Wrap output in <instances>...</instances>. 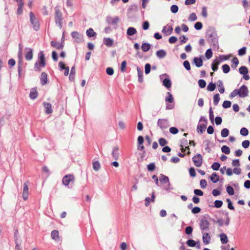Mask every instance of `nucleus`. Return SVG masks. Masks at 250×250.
Here are the masks:
<instances>
[{"label": "nucleus", "instance_id": "64", "mask_svg": "<svg viewBox=\"0 0 250 250\" xmlns=\"http://www.w3.org/2000/svg\"><path fill=\"white\" fill-rule=\"evenodd\" d=\"M178 7L177 5L173 4L170 7V10L172 13L175 14L178 11Z\"/></svg>", "mask_w": 250, "mask_h": 250}, {"label": "nucleus", "instance_id": "59", "mask_svg": "<svg viewBox=\"0 0 250 250\" xmlns=\"http://www.w3.org/2000/svg\"><path fill=\"white\" fill-rule=\"evenodd\" d=\"M183 65L186 70L189 71L191 69L190 65L188 61H185L183 62Z\"/></svg>", "mask_w": 250, "mask_h": 250}, {"label": "nucleus", "instance_id": "11", "mask_svg": "<svg viewBox=\"0 0 250 250\" xmlns=\"http://www.w3.org/2000/svg\"><path fill=\"white\" fill-rule=\"evenodd\" d=\"M71 35L76 43H79L83 41V36L79 32L73 31L71 33Z\"/></svg>", "mask_w": 250, "mask_h": 250}, {"label": "nucleus", "instance_id": "2", "mask_svg": "<svg viewBox=\"0 0 250 250\" xmlns=\"http://www.w3.org/2000/svg\"><path fill=\"white\" fill-rule=\"evenodd\" d=\"M38 62H35L34 69L35 71H41L40 67H44L46 65L45 57L43 51H40L38 54Z\"/></svg>", "mask_w": 250, "mask_h": 250}, {"label": "nucleus", "instance_id": "44", "mask_svg": "<svg viewBox=\"0 0 250 250\" xmlns=\"http://www.w3.org/2000/svg\"><path fill=\"white\" fill-rule=\"evenodd\" d=\"M167 94L168 95V96L166 97L165 99L166 102H167L170 103H173L174 101V99L172 94L169 92H167Z\"/></svg>", "mask_w": 250, "mask_h": 250}, {"label": "nucleus", "instance_id": "1", "mask_svg": "<svg viewBox=\"0 0 250 250\" xmlns=\"http://www.w3.org/2000/svg\"><path fill=\"white\" fill-rule=\"evenodd\" d=\"M206 37L208 42L210 44L213 49L218 48V39L216 31L213 28H208L206 33Z\"/></svg>", "mask_w": 250, "mask_h": 250}, {"label": "nucleus", "instance_id": "51", "mask_svg": "<svg viewBox=\"0 0 250 250\" xmlns=\"http://www.w3.org/2000/svg\"><path fill=\"white\" fill-rule=\"evenodd\" d=\"M159 143L162 146H165L167 143L168 142L164 138H161L159 139Z\"/></svg>", "mask_w": 250, "mask_h": 250}, {"label": "nucleus", "instance_id": "43", "mask_svg": "<svg viewBox=\"0 0 250 250\" xmlns=\"http://www.w3.org/2000/svg\"><path fill=\"white\" fill-rule=\"evenodd\" d=\"M23 5L24 3H21L18 5V7L17 11L18 15H20L22 13Z\"/></svg>", "mask_w": 250, "mask_h": 250}, {"label": "nucleus", "instance_id": "55", "mask_svg": "<svg viewBox=\"0 0 250 250\" xmlns=\"http://www.w3.org/2000/svg\"><path fill=\"white\" fill-rule=\"evenodd\" d=\"M226 201L228 203V208L231 210H234V207L232 205V203L230 199H227Z\"/></svg>", "mask_w": 250, "mask_h": 250}, {"label": "nucleus", "instance_id": "13", "mask_svg": "<svg viewBox=\"0 0 250 250\" xmlns=\"http://www.w3.org/2000/svg\"><path fill=\"white\" fill-rule=\"evenodd\" d=\"M119 18L118 17H115L114 18H112L111 17H107L106 18V22L109 24L111 25H117L118 22L119 21Z\"/></svg>", "mask_w": 250, "mask_h": 250}, {"label": "nucleus", "instance_id": "60", "mask_svg": "<svg viewBox=\"0 0 250 250\" xmlns=\"http://www.w3.org/2000/svg\"><path fill=\"white\" fill-rule=\"evenodd\" d=\"M246 49H247V48L245 46L243 47L242 48H240L238 50V55L239 56L244 55L246 53Z\"/></svg>", "mask_w": 250, "mask_h": 250}, {"label": "nucleus", "instance_id": "29", "mask_svg": "<svg viewBox=\"0 0 250 250\" xmlns=\"http://www.w3.org/2000/svg\"><path fill=\"white\" fill-rule=\"evenodd\" d=\"M137 70L138 73V81L141 83L143 81V73L140 68L138 66L137 67Z\"/></svg>", "mask_w": 250, "mask_h": 250}, {"label": "nucleus", "instance_id": "52", "mask_svg": "<svg viewBox=\"0 0 250 250\" xmlns=\"http://www.w3.org/2000/svg\"><path fill=\"white\" fill-rule=\"evenodd\" d=\"M227 192L230 195H232L234 193V191L233 188L230 186H229L226 188Z\"/></svg>", "mask_w": 250, "mask_h": 250}, {"label": "nucleus", "instance_id": "30", "mask_svg": "<svg viewBox=\"0 0 250 250\" xmlns=\"http://www.w3.org/2000/svg\"><path fill=\"white\" fill-rule=\"evenodd\" d=\"M220 240L223 244H226L228 242V239L227 235L224 233L220 234Z\"/></svg>", "mask_w": 250, "mask_h": 250}, {"label": "nucleus", "instance_id": "56", "mask_svg": "<svg viewBox=\"0 0 250 250\" xmlns=\"http://www.w3.org/2000/svg\"><path fill=\"white\" fill-rule=\"evenodd\" d=\"M230 56H231V55H220L219 56V59L220 61L221 62H222V61H223L228 60V59H229V57H230Z\"/></svg>", "mask_w": 250, "mask_h": 250}, {"label": "nucleus", "instance_id": "32", "mask_svg": "<svg viewBox=\"0 0 250 250\" xmlns=\"http://www.w3.org/2000/svg\"><path fill=\"white\" fill-rule=\"evenodd\" d=\"M210 180L213 183H216L219 181V177L216 173L213 172L210 176Z\"/></svg>", "mask_w": 250, "mask_h": 250}, {"label": "nucleus", "instance_id": "19", "mask_svg": "<svg viewBox=\"0 0 250 250\" xmlns=\"http://www.w3.org/2000/svg\"><path fill=\"white\" fill-rule=\"evenodd\" d=\"M38 96V93L37 91V89L36 88H33L31 89L30 93H29V97L30 99L32 100H34L37 98Z\"/></svg>", "mask_w": 250, "mask_h": 250}, {"label": "nucleus", "instance_id": "39", "mask_svg": "<svg viewBox=\"0 0 250 250\" xmlns=\"http://www.w3.org/2000/svg\"><path fill=\"white\" fill-rule=\"evenodd\" d=\"M216 88V84L215 83H213L212 82H210L208 85L207 90L209 91H213L215 90Z\"/></svg>", "mask_w": 250, "mask_h": 250}, {"label": "nucleus", "instance_id": "26", "mask_svg": "<svg viewBox=\"0 0 250 250\" xmlns=\"http://www.w3.org/2000/svg\"><path fill=\"white\" fill-rule=\"evenodd\" d=\"M210 240V237L208 233L205 232L203 234V243L207 245L209 244Z\"/></svg>", "mask_w": 250, "mask_h": 250}, {"label": "nucleus", "instance_id": "6", "mask_svg": "<svg viewBox=\"0 0 250 250\" xmlns=\"http://www.w3.org/2000/svg\"><path fill=\"white\" fill-rule=\"evenodd\" d=\"M238 96L240 98H245L248 96L249 90L245 85H242L239 89H237Z\"/></svg>", "mask_w": 250, "mask_h": 250}, {"label": "nucleus", "instance_id": "17", "mask_svg": "<svg viewBox=\"0 0 250 250\" xmlns=\"http://www.w3.org/2000/svg\"><path fill=\"white\" fill-rule=\"evenodd\" d=\"M27 52L25 56V59L27 61H30L33 58V50L31 48H26Z\"/></svg>", "mask_w": 250, "mask_h": 250}, {"label": "nucleus", "instance_id": "25", "mask_svg": "<svg viewBox=\"0 0 250 250\" xmlns=\"http://www.w3.org/2000/svg\"><path fill=\"white\" fill-rule=\"evenodd\" d=\"M163 84L168 90H170L171 86V82L169 78H165L163 81Z\"/></svg>", "mask_w": 250, "mask_h": 250}, {"label": "nucleus", "instance_id": "62", "mask_svg": "<svg viewBox=\"0 0 250 250\" xmlns=\"http://www.w3.org/2000/svg\"><path fill=\"white\" fill-rule=\"evenodd\" d=\"M214 204L215 208H220L223 205V202L221 200H216Z\"/></svg>", "mask_w": 250, "mask_h": 250}, {"label": "nucleus", "instance_id": "28", "mask_svg": "<svg viewBox=\"0 0 250 250\" xmlns=\"http://www.w3.org/2000/svg\"><path fill=\"white\" fill-rule=\"evenodd\" d=\"M136 33H137V30L134 27H128V29H127L126 34L128 36H133Z\"/></svg>", "mask_w": 250, "mask_h": 250}, {"label": "nucleus", "instance_id": "42", "mask_svg": "<svg viewBox=\"0 0 250 250\" xmlns=\"http://www.w3.org/2000/svg\"><path fill=\"white\" fill-rule=\"evenodd\" d=\"M233 64L231 65V67L235 69L239 63V61L237 57H235L231 60Z\"/></svg>", "mask_w": 250, "mask_h": 250}, {"label": "nucleus", "instance_id": "24", "mask_svg": "<svg viewBox=\"0 0 250 250\" xmlns=\"http://www.w3.org/2000/svg\"><path fill=\"white\" fill-rule=\"evenodd\" d=\"M156 56L159 59H163L167 55L166 51L164 49H160L156 52Z\"/></svg>", "mask_w": 250, "mask_h": 250}, {"label": "nucleus", "instance_id": "18", "mask_svg": "<svg viewBox=\"0 0 250 250\" xmlns=\"http://www.w3.org/2000/svg\"><path fill=\"white\" fill-rule=\"evenodd\" d=\"M51 238L57 242L60 241V237L59 235V231L57 230H53L51 233Z\"/></svg>", "mask_w": 250, "mask_h": 250}, {"label": "nucleus", "instance_id": "10", "mask_svg": "<svg viewBox=\"0 0 250 250\" xmlns=\"http://www.w3.org/2000/svg\"><path fill=\"white\" fill-rule=\"evenodd\" d=\"M192 161L196 167H200L203 163V157L200 154H198L192 157Z\"/></svg>", "mask_w": 250, "mask_h": 250}, {"label": "nucleus", "instance_id": "4", "mask_svg": "<svg viewBox=\"0 0 250 250\" xmlns=\"http://www.w3.org/2000/svg\"><path fill=\"white\" fill-rule=\"evenodd\" d=\"M30 21L33 26V29L37 31L40 29V24L38 20L35 17L34 13L32 12H30Z\"/></svg>", "mask_w": 250, "mask_h": 250}, {"label": "nucleus", "instance_id": "57", "mask_svg": "<svg viewBox=\"0 0 250 250\" xmlns=\"http://www.w3.org/2000/svg\"><path fill=\"white\" fill-rule=\"evenodd\" d=\"M193 231V228L191 226L187 227L185 229V233L187 235L191 234Z\"/></svg>", "mask_w": 250, "mask_h": 250}, {"label": "nucleus", "instance_id": "47", "mask_svg": "<svg viewBox=\"0 0 250 250\" xmlns=\"http://www.w3.org/2000/svg\"><path fill=\"white\" fill-rule=\"evenodd\" d=\"M220 167V164L218 162H214L211 166V167L213 170H218Z\"/></svg>", "mask_w": 250, "mask_h": 250}, {"label": "nucleus", "instance_id": "16", "mask_svg": "<svg viewBox=\"0 0 250 250\" xmlns=\"http://www.w3.org/2000/svg\"><path fill=\"white\" fill-rule=\"evenodd\" d=\"M43 105L45 108V112L46 114L52 113L53 111L52 109V105L50 103L47 102H43Z\"/></svg>", "mask_w": 250, "mask_h": 250}, {"label": "nucleus", "instance_id": "22", "mask_svg": "<svg viewBox=\"0 0 250 250\" xmlns=\"http://www.w3.org/2000/svg\"><path fill=\"white\" fill-rule=\"evenodd\" d=\"M193 63L196 67H200L203 65V60L201 58L195 57L193 59Z\"/></svg>", "mask_w": 250, "mask_h": 250}, {"label": "nucleus", "instance_id": "35", "mask_svg": "<svg viewBox=\"0 0 250 250\" xmlns=\"http://www.w3.org/2000/svg\"><path fill=\"white\" fill-rule=\"evenodd\" d=\"M86 35L90 38L93 37L96 35V33L92 28H89L88 29H87L86 30Z\"/></svg>", "mask_w": 250, "mask_h": 250}, {"label": "nucleus", "instance_id": "58", "mask_svg": "<svg viewBox=\"0 0 250 250\" xmlns=\"http://www.w3.org/2000/svg\"><path fill=\"white\" fill-rule=\"evenodd\" d=\"M231 104V102L229 101H225L223 103L222 106L224 108H228L230 107Z\"/></svg>", "mask_w": 250, "mask_h": 250}, {"label": "nucleus", "instance_id": "5", "mask_svg": "<svg viewBox=\"0 0 250 250\" xmlns=\"http://www.w3.org/2000/svg\"><path fill=\"white\" fill-rule=\"evenodd\" d=\"M199 121H203L204 122V124H199L197 127V130L198 132H199L200 133L202 134L204 131H205V129L207 128L208 120L204 116H201Z\"/></svg>", "mask_w": 250, "mask_h": 250}, {"label": "nucleus", "instance_id": "38", "mask_svg": "<svg viewBox=\"0 0 250 250\" xmlns=\"http://www.w3.org/2000/svg\"><path fill=\"white\" fill-rule=\"evenodd\" d=\"M229 130L228 128H223L221 131V135L222 137L225 138L229 136Z\"/></svg>", "mask_w": 250, "mask_h": 250}, {"label": "nucleus", "instance_id": "54", "mask_svg": "<svg viewBox=\"0 0 250 250\" xmlns=\"http://www.w3.org/2000/svg\"><path fill=\"white\" fill-rule=\"evenodd\" d=\"M198 84L200 88H203L206 87V82L204 80L200 79L198 81Z\"/></svg>", "mask_w": 250, "mask_h": 250}, {"label": "nucleus", "instance_id": "63", "mask_svg": "<svg viewBox=\"0 0 250 250\" xmlns=\"http://www.w3.org/2000/svg\"><path fill=\"white\" fill-rule=\"evenodd\" d=\"M203 27V24L201 22H197L194 24V28L197 30H201Z\"/></svg>", "mask_w": 250, "mask_h": 250}, {"label": "nucleus", "instance_id": "14", "mask_svg": "<svg viewBox=\"0 0 250 250\" xmlns=\"http://www.w3.org/2000/svg\"><path fill=\"white\" fill-rule=\"evenodd\" d=\"M50 44L51 46L56 48L57 49H62L64 47V44L63 43V42H56L54 41H52L50 42Z\"/></svg>", "mask_w": 250, "mask_h": 250}, {"label": "nucleus", "instance_id": "37", "mask_svg": "<svg viewBox=\"0 0 250 250\" xmlns=\"http://www.w3.org/2000/svg\"><path fill=\"white\" fill-rule=\"evenodd\" d=\"M239 72L242 75L247 74L248 73V69L245 66H242L239 68Z\"/></svg>", "mask_w": 250, "mask_h": 250}, {"label": "nucleus", "instance_id": "33", "mask_svg": "<svg viewBox=\"0 0 250 250\" xmlns=\"http://www.w3.org/2000/svg\"><path fill=\"white\" fill-rule=\"evenodd\" d=\"M150 44L145 42L142 44L141 48L144 52H147L150 49Z\"/></svg>", "mask_w": 250, "mask_h": 250}, {"label": "nucleus", "instance_id": "20", "mask_svg": "<svg viewBox=\"0 0 250 250\" xmlns=\"http://www.w3.org/2000/svg\"><path fill=\"white\" fill-rule=\"evenodd\" d=\"M47 74L43 72L41 75V83L42 85H44L47 83Z\"/></svg>", "mask_w": 250, "mask_h": 250}, {"label": "nucleus", "instance_id": "34", "mask_svg": "<svg viewBox=\"0 0 250 250\" xmlns=\"http://www.w3.org/2000/svg\"><path fill=\"white\" fill-rule=\"evenodd\" d=\"M218 86L219 87V91L220 93L222 94L225 92V88L223 86V83L222 81L218 80Z\"/></svg>", "mask_w": 250, "mask_h": 250}, {"label": "nucleus", "instance_id": "7", "mask_svg": "<svg viewBox=\"0 0 250 250\" xmlns=\"http://www.w3.org/2000/svg\"><path fill=\"white\" fill-rule=\"evenodd\" d=\"M157 125L162 130H164L169 127V122L167 119H159L157 121Z\"/></svg>", "mask_w": 250, "mask_h": 250}, {"label": "nucleus", "instance_id": "27", "mask_svg": "<svg viewBox=\"0 0 250 250\" xmlns=\"http://www.w3.org/2000/svg\"><path fill=\"white\" fill-rule=\"evenodd\" d=\"M76 73L75 66L74 65L71 69L69 79L70 81H74L75 79V75Z\"/></svg>", "mask_w": 250, "mask_h": 250}, {"label": "nucleus", "instance_id": "45", "mask_svg": "<svg viewBox=\"0 0 250 250\" xmlns=\"http://www.w3.org/2000/svg\"><path fill=\"white\" fill-rule=\"evenodd\" d=\"M221 151L226 154H229L230 153L229 147L227 146H222L221 147Z\"/></svg>", "mask_w": 250, "mask_h": 250}, {"label": "nucleus", "instance_id": "49", "mask_svg": "<svg viewBox=\"0 0 250 250\" xmlns=\"http://www.w3.org/2000/svg\"><path fill=\"white\" fill-rule=\"evenodd\" d=\"M223 71L224 73H228L230 71V67L228 64H225L222 65Z\"/></svg>", "mask_w": 250, "mask_h": 250}, {"label": "nucleus", "instance_id": "40", "mask_svg": "<svg viewBox=\"0 0 250 250\" xmlns=\"http://www.w3.org/2000/svg\"><path fill=\"white\" fill-rule=\"evenodd\" d=\"M220 96L219 94H216L213 96V104L214 105L216 106L218 105L220 101Z\"/></svg>", "mask_w": 250, "mask_h": 250}, {"label": "nucleus", "instance_id": "3", "mask_svg": "<svg viewBox=\"0 0 250 250\" xmlns=\"http://www.w3.org/2000/svg\"><path fill=\"white\" fill-rule=\"evenodd\" d=\"M55 21L57 25H58L60 28L62 26V14L58 6L55 7Z\"/></svg>", "mask_w": 250, "mask_h": 250}, {"label": "nucleus", "instance_id": "50", "mask_svg": "<svg viewBox=\"0 0 250 250\" xmlns=\"http://www.w3.org/2000/svg\"><path fill=\"white\" fill-rule=\"evenodd\" d=\"M205 56L208 59H209L212 57V52L211 49L209 48L206 51L205 53Z\"/></svg>", "mask_w": 250, "mask_h": 250}, {"label": "nucleus", "instance_id": "8", "mask_svg": "<svg viewBox=\"0 0 250 250\" xmlns=\"http://www.w3.org/2000/svg\"><path fill=\"white\" fill-rule=\"evenodd\" d=\"M209 224V221L206 219V217L203 216L200 221L199 225L201 229L202 230H208Z\"/></svg>", "mask_w": 250, "mask_h": 250}, {"label": "nucleus", "instance_id": "41", "mask_svg": "<svg viewBox=\"0 0 250 250\" xmlns=\"http://www.w3.org/2000/svg\"><path fill=\"white\" fill-rule=\"evenodd\" d=\"M166 29L167 27L164 26L162 30V32L167 33V35L171 34L173 30L172 27L171 26H170L168 27L167 29V30Z\"/></svg>", "mask_w": 250, "mask_h": 250}, {"label": "nucleus", "instance_id": "46", "mask_svg": "<svg viewBox=\"0 0 250 250\" xmlns=\"http://www.w3.org/2000/svg\"><path fill=\"white\" fill-rule=\"evenodd\" d=\"M156 166L154 163H151L147 166V170L149 171H152L155 169Z\"/></svg>", "mask_w": 250, "mask_h": 250}, {"label": "nucleus", "instance_id": "53", "mask_svg": "<svg viewBox=\"0 0 250 250\" xmlns=\"http://www.w3.org/2000/svg\"><path fill=\"white\" fill-rule=\"evenodd\" d=\"M209 116L210 121L213 123L214 115L212 107L210 106L209 109Z\"/></svg>", "mask_w": 250, "mask_h": 250}, {"label": "nucleus", "instance_id": "9", "mask_svg": "<svg viewBox=\"0 0 250 250\" xmlns=\"http://www.w3.org/2000/svg\"><path fill=\"white\" fill-rule=\"evenodd\" d=\"M74 180L75 177L73 174H67L63 177L62 182L64 186H67L70 182L74 183Z\"/></svg>", "mask_w": 250, "mask_h": 250}, {"label": "nucleus", "instance_id": "36", "mask_svg": "<svg viewBox=\"0 0 250 250\" xmlns=\"http://www.w3.org/2000/svg\"><path fill=\"white\" fill-rule=\"evenodd\" d=\"M92 165L93 169L95 171H98L101 168L100 164L98 161H94Z\"/></svg>", "mask_w": 250, "mask_h": 250}, {"label": "nucleus", "instance_id": "61", "mask_svg": "<svg viewBox=\"0 0 250 250\" xmlns=\"http://www.w3.org/2000/svg\"><path fill=\"white\" fill-rule=\"evenodd\" d=\"M151 70V65L149 63L146 64L145 66V72L146 74L150 73Z\"/></svg>", "mask_w": 250, "mask_h": 250}, {"label": "nucleus", "instance_id": "48", "mask_svg": "<svg viewBox=\"0 0 250 250\" xmlns=\"http://www.w3.org/2000/svg\"><path fill=\"white\" fill-rule=\"evenodd\" d=\"M240 133L242 136H246L249 134V131L246 127H243L241 129Z\"/></svg>", "mask_w": 250, "mask_h": 250}, {"label": "nucleus", "instance_id": "21", "mask_svg": "<svg viewBox=\"0 0 250 250\" xmlns=\"http://www.w3.org/2000/svg\"><path fill=\"white\" fill-rule=\"evenodd\" d=\"M104 43L107 47H111L113 44V40L110 38H104Z\"/></svg>", "mask_w": 250, "mask_h": 250}, {"label": "nucleus", "instance_id": "31", "mask_svg": "<svg viewBox=\"0 0 250 250\" xmlns=\"http://www.w3.org/2000/svg\"><path fill=\"white\" fill-rule=\"evenodd\" d=\"M118 150H119V148L117 146L114 147L112 150V156L113 157V158L115 160H117L119 158Z\"/></svg>", "mask_w": 250, "mask_h": 250}, {"label": "nucleus", "instance_id": "15", "mask_svg": "<svg viewBox=\"0 0 250 250\" xmlns=\"http://www.w3.org/2000/svg\"><path fill=\"white\" fill-rule=\"evenodd\" d=\"M186 243L189 247H194L196 246L198 249L200 248V242L199 241L197 242H196L192 239H188Z\"/></svg>", "mask_w": 250, "mask_h": 250}, {"label": "nucleus", "instance_id": "23", "mask_svg": "<svg viewBox=\"0 0 250 250\" xmlns=\"http://www.w3.org/2000/svg\"><path fill=\"white\" fill-rule=\"evenodd\" d=\"M159 180L162 184L169 183V178L163 174H160Z\"/></svg>", "mask_w": 250, "mask_h": 250}, {"label": "nucleus", "instance_id": "12", "mask_svg": "<svg viewBox=\"0 0 250 250\" xmlns=\"http://www.w3.org/2000/svg\"><path fill=\"white\" fill-rule=\"evenodd\" d=\"M29 182L27 181L24 183L23 192H22V198L24 201L27 200L28 198V184Z\"/></svg>", "mask_w": 250, "mask_h": 250}]
</instances>
